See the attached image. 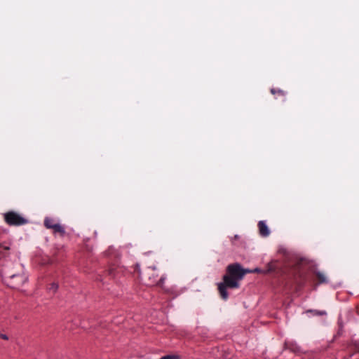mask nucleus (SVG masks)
<instances>
[{
    "label": "nucleus",
    "instance_id": "nucleus-1",
    "mask_svg": "<svg viewBox=\"0 0 359 359\" xmlns=\"http://www.w3.org/2000/svg\"><path fill=\"white\" fill-rule=\"evenodd\" d=\"M251 271L243 269L238 263L229 264L226 267V273L223 276V282L218 284V290L221 297L224 300L228 299L227 288L239 287L238 281L242 280L244 276Z\"/></svg>",
    "mask_w": 359,
    "mask_h": 359
},
{
    "label": "nucleus",
    "instance_id": "nucleus-2",
    "mask_svg": "<svg viewBox=\"0 0 359 359\" xmlns=\"http://www.w3.org/2000/svg\"><path fill=\"white\" fill-rule=\"evenodd\" d=\"M4 220L10 226H22L28 222L25 218L14 211L5 213Z\"/></svg>",
    "mask_w": 359,
    "mask_h": 359
},
{
    "label": "nucleus",
    "instance_id": "nucleus-3",
    "mask_svg": "<svg viewBox=\"0 0 359 359\" xmlns=\"http://www.w3.org/2000/svg\"><path fill=\"white\" fill-rule=\"evenodd\" d=\"M27 278L23 275L12 274L9 277L8 285L12 288L18 289L27 281Z\"/></svg>",
    "mask_w": 359,
    "mask_h": 359
},
{
    "label": "nucleus",
    "instance_id": "nucleus-4",
    "mask_svg": "<svg viewBox=\"0 0 359 359\" xmlns=\"http://www.w3.org/2000/svg\"><path fill=\"white\" fill-rule=\"evenodd\" d=\"M258 228H259V234L262 237H267L270 234V230L269 229L267 225L266 224L265 222L264 221H259L258 223Z\"/></svg>",
    "mask_w": 359,
    "mask_h": 359
},
{
    "label": "nucleus",
    "instance_id": "nucleus-5",
    "mask_svg": "<svg viewBox=\"0 0 359 359\" xmlns=\"http://www.w3.org/2000/svg\"><path fill=\"white\" fill-rule=\"evenodd\" d=\"M314 276L316 277L317 284H323L327 283L328 282L327 278L325 276V274L320 271H314Z\"/></svg>",
    "mask_w": 359,
    "mask_h": 359
},
{
    "label": "nucleus",
    "instance_id": "nucleus-6",
    "mask_svg": "<svg viewBox=\"0 0 359 359\" xmlns=\"http://www.w3.org/2000/svg\"><path fill=\"white\" fill-rule=\"evenodd\" d=\"M10 247L0 244V258H4L9 255Z\"/></svg>",
    "mask_w": 359,
    "mask_h": 359
},
{
    "label": "nucleus",
    "instance_id": "nucleus-7",
    "mask_svg": "<svg viewBox=\"0 0 359 359\" xmlns=\"http://www.w3.org/2000/svg\"><path fill=\"white\" fill-rule=\"evenodd\" d=\"M50 229H53V233H58L61 236H63L65 233V228L59 223L56 224L55 225H53L50 228Z\"/></svg>",
    "mask_w": 359,
    "mask_h": 359
},
{
    "label": "nucleus",
    "instance_id": "nucleus-8",
    "mask_svg": "<svg viewBox=\"0 0 359 359\" xmlns=\"http://www.w3.org/2000/svg\"><path fill=\"white\" fill-rule=\"evenodd\" d=\"M294 279L295 280L299 283L300 284L301 283V281H302V274L300 273V271H299V266H297L294 269Z\"/></svg>",
    "mask_w": 359,
    "mask_h": 359
},
{
    "label": "nucleus",
    "instance_id": "nucleus-9",
    "mask_svg": "<svg viewBox=\"0 0 359 359\" xmlns=\"http://www.w3.org/2000/svg\"><path fill=\"white\" fill-rule=\"evenodd\" d=\"M57 223L53 218L46 217L44 219V226L47 229H50L53 225H55Z\"/></svg>",
    "mask_w": 359,
    "mask_h": 359
},
{
    "label": "nucleus",
    "instance_id": "nucleus-10",
    "mask_svg": "<svg viewBox=\"0 0 359 359\" xmlns=\"http://www.w3.org/2000/svg\"><path fill=\"white\" fill-rule=\"evenodd\" d=\"M285 346H286L287 348L290 349L292 352L297 353L300 351V348L298 346H297L296 344L286 343Z\"/></svg>",
    "mask_w": 359,
    "mask_h": 359
},
{
    "label": "nucleus",
    "instance_id": "nucleus-11",
    "mask_svg": "<svg viewBox=\"0 0 359 359\" xmlns=\"http://www.w3.org/2000/svg\"><path fill=\"white\" fill-rule=\"evenodd\" d=\"M58 288V284L56 283H52L48 287V290L50 292H53V294L56 292Z\"/></svg>",
    "mask_w": 359,
    "mask_h": 359
},
{
    "label": "nucleus",
    "instance_id": "nucleus-12",
    "mask_svg": "<svg viewBox=\"0 0 359 359\" xmlns=\"http://www.w3.org/2000/svg\"><path fill=\"white\" fill-rule=\"evenodd\" d=\"M271 93L273 95H278L282 96V97H284L285 95V93L283 90H280V89L271 88Z\"/></svg>",
    "mask_w": 359,
    "mask_h": 359
},
{
    "label": "nucleus",
    "instance_id": "nucleus-13",
    "mask_svg": "<svg viewBox=\"0 0 359 359\" xmlns=\"http://www.w3.org/2000/svg\"><path fill=\"white\" fill-rule=\"evenodd\" d=\"M306 313H311L314 316H324L326 315V312L325 311H317V310H308Z\"/></svg>",
    "mask_w": 359,
    "mask_h": 359
},
{
    "label": "nucleus",
    "instance_id": "nucleus-14",
    "mask_svg": "<svg viewBox=\"0 0 359 359\" xmlns=\"http://www.w3.org/2000/svg\"><path fill=\"white\" fill-rule=\"evenodd\" d=\"M159 359H180V356L179 355H166Z\"/></svg>",
    "mask_w": 359,
    "mask_h": 359
},
{
    "label": "nucleus",
    "instance_id": "nucleus-15",
    "mask_svg": "<svg viewBox=\"0 0 359 359\" xmlns=\"http://www.w3.org/2000/svg\"><path fill=\"white\" fill-rule=\"evenodd\" d=\"M107 273H108L109 276H110L112 278H114L116 276V273H117V269L114 268V267H111L108 270Z\"/></svg>",
    "mask_w": 359,
    "mask_h": 359
},
{
    "label": "nucleus",
    "instance_id": "nucleus-16",
    "mask_svg": "<svg viewBox=\"0 0 359 359\" xmlns=\"http://www.w3.org/2000/svg\"><path fill=\"white\" fill-rule=\"evenodd\" d=\"M164 278L163 277H161L157 282H156V285L158 286H160V287H162L163 283H164Z\"/></svg>",
    "mask_w": 359,
    "mask_h": 359
},
{
    "label": "nucleus",
    "instance_id": "nucleus-17",
    "mask_svg": "<svg viewBox=\"0 0 359 359\" xmlns=\"http://www.w3.org/2000/svg\"><path fill=\"white\" fill-rule=\"evenodd\" d=\"M0 338L4 340H8V337L6 334H1V332H0Z\"/></svg>",
    "mask_w": 359,
    "mask_h": 359
},
{
    "label": "nucleus",
    "instance_id": "nucleus-18",
    "mask_svg": "<svg viewBox=\"0 0 359 359\" xmlns=\"http://www.w3.org/2000/svg\"><path fill=\"white\" fill-rule=\"evenodd\" d=\"M149 269H151L153 271L156 270V267L154 266V267H149Z\"/></svg>",
    "mask_w": 359,
    "mask_h": 359
}]
</instances>
